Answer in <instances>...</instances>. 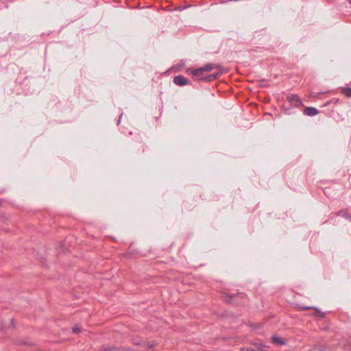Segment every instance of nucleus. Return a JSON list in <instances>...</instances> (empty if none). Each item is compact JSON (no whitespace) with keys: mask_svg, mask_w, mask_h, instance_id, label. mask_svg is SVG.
Here are the masks:
<instances>
[{"mask_svg":"<svg viewBox=\"0 0 351 351\" xmlns=\"http://www.w3.org/2000/svg\"><path fill=\"white\" fill-rule=\"evenodd\" d=\"M214 68L219 69L221 71H222L221 66H219L218 64L215 65L212 63H208L204 66L201 67V68H198V69H193V70L189 69L187 70V73L191 75L193 77H199V76L203 75V73L204 71L210 72Z\"/></svg>","mask_w":351,"mask_h":351,"instance_id":"nucleus-1","label":"nucleus"},{"mask_svg":"<svg viewBox=\"0 0 351 351\" xmlns=\"http://www.w3.org/2000/svg\"><path fill=\"white\" fill-rule=\"evenodd\" d=\"M246 297L243 293H237L236 294L224 293L222 295L223 300L227 303L239 305L242 304L239 299H243Z\"/></svg>","mask_w":351,"mask_h":351,"instance_id":"nucleus-2","label":"nucleus"},{"mask_svg":"<svg viewBox=\"0 0 351 351\" xmlns=\"http://www.w3.org/2000/svg\"><path fill=\"white\" fill-rule=\"evenodd\" d=\"M134 147L137 154L145 153L147 147L143 141V137L139 134H136L134 138Z\"/></svg>","mask_w":351,"mask_h":351,"instance_id":"nucleus-3","label":"nucleus"},{"mask_svg":"<svg viewBox=\"0 0 351 351\" xmlns=\"http://www.w3.org/2000/svg\"><path fill=\"white\" fill-rule=\"evenodd\" d=\"M133 344L139 346V348L137 349L136 351H147L149 349L157 346L158 343L155 341L134 340Z\"/></svg>","mask_w":351,"mask_h":351,"instance_id":"nucleus-4","label":"nucleus"},{"mask_svg":"<svg viewBox=\"0 0 351 351\" xmlns=\"http://www.w3.org/2000/svg\"><path fill=\"white\" fill-rule=\"evenodd\" d=\"M287 101L290 103L291 106L295 108H300L303 106V104L296 94H289L287 97Z\"/></svg>","mask_w":351,"mask_h":351,"instance_id":"nucleus-5","label":"nucleus"},{"mask_svg":"<svg viewBox=\"0 0 351 351\" xmlns=\"http://www.w3.org/2000/svg\"><path fill=\"white\" fill-rule=\"evenodd\" d=\"M173 82L176 85L179 86L190 84L189 80L182 75L173 77Z\"/></svg>","mask_w":351,"mask_h":351,"instance_id":"nucleus-6","label":"nucleus"},{"mask_svg":"<svg viewBox=\"0 0 351 351\" xmlns=\"http://www.w3.org/2000/svg\"><path fill=\"white\" fill-rule=\"evenodd\" d=\"M223 71H220L210 75H208L206 76H200L201 77L198 78L197 80L199 81H204V82H213L217 78H218L221 75H222Z\"/></svg>","mask_w":351,"mask_h":351,"instance_id":"nucleus-7","label":"nucleus"},{"mask_svg":"<svg viewBox=\"0 0 351 351\" xmlns=\"http://www.w3.org/2000/svg\"><path fill=\"white\" fill-rule=\"evenodd\" d=\"M103 351H136V350H134L130 347H121V348H117L114 346H103L102 347Z\"/></svg>","mask_w":351,"mask_h":351,"instance_id":"nucleus-8","label":"nucleus"},{"mask_svg":"<svg viewBox=\"0 0 351 351\" xmlns=\"http://www.w3.org/2000/svg\"><path fill=\"white\" fill-rule=\"evenodd\" d=\"M303 112L305 115L312 117L317 114L319 113V110L314 107H306L304 109Z\"/></svg>","mask_w":351,"mask_h":351,"instance_id":"nucleus-9","label":"nucleus"},{"mask_svg":"<svg viewBox=\"0 0 351 351\" xmlns=\"http://www.w3.org/2000/svg\"><path fill=\"white\" fill-rule=\"evenodd\" d=\"M271 342H272V343L277 345V346H283V345L286 344L285 339H284L281 337H277V336H273L271 337Z\"/></svg>","mask_w":351,"mask_h":351,"instance_id":"nucleus-10","label":"nucleus"},{"mask_svg":"<svg viewBox=\"0 0 351 351\" xmlns=\"http://www.w3.org/2000/svg\"><path fill=\"white\" fill-rule=\"evenodd\" d=\"M195 205L190 204L189 202L184 201L182 204V208L186 211L192 210L195 208Z\"/></svg>","mask_w":351,"mask_h":351,"instance_id":"nucleus-11","label":"nucleus"},{"mask_svg":"<svg viewBox=\"0 0 351 351\" xmlns=\"http://www.w3.org/2000/svg\"><path fill=\"white\" fill-rule=\"evenodd\" d=\"M313 310L315 312L313 313V315L317 316L319 318L324 319L326 316V313L322 312L319 308L314 307Z\"/></svg>","mask_w":351,"mask_h":351,"instance_id":"nucleus-12","label":"nucleus"},{"mask_svg":"<svg viewBox=\"0 0 351 351\" xmlns=\"http://www.w3.org/2000/svg\"><path fill=\"white\" fill-rule=\"evenodd\" d=\"M341 93L347 97H351V88L342 87Z\"/></svg>","mask_w":351,"mask_h":351,"instance_id":"nucleus-13","label":"nucleus"},{"mask_svg":"<svg viewBox=\"0 0 351 351\" xmlns=\"http://www.w3.org/2000/svg\"><path fill=\"white\" fill-rule=\"evenodd\" d=\"M342 217L344 219L351 221V215L348 213V209H344L343 213L342 214Z\"/></svg>","mask_w":351,"mask_h":351,"instance_id":"nucleus-14","label":"nucleus"},{"mask_svg":"<svg viewBox=\"0 0 351 351\" xmlns=\"http://www.w3.org/2000/svg\"><path fill=\"white\" fill-rule=\"evenodd\" d=\"M255 351H267L266 350V346L263 343H259V346H257V349H255Z\"/></svg>","mask_w":351,"mask_h":351,"instance_id":"nucleus-15","label":"nucleus"},{"mask_svg":"<svg viewBox=\"0 0 351 351\" xmlns=\"http://www.w3.org/2000/svg\"><path fill=\"white\" fill-rule=\"evenodd\" d=\"M81 330H82V328L80 327L75 326V327L72 328V331L73 333H77V332H80Z\"/></svg>","mask_w":351,"mask_h":351,"instance_id":"nucleus-16","label":"nucleus"},{"mask_svg":"<svg viewBox=\"0 0 351 351\" xmlns=\"http://www.w3.org/2000/svg\"><path fill=\"white\" fill-rule=\"evenodd\" d=\"M240 351H255V349L248 347L241 348Z\"/></svg>","mask_w":351,"mask_h":351,"instance_id":"nucleus-17","label":"nucleus"},{"mask_svg":"<svg viewBox=\"0 0 351 351\" xmlns=\"http://www.w3.org/2000/svg\"><path fill=\"white\" fill-rule=\"evenodd\" d=\"M343 211H344V210H340L337 211V213H335V215L337 217H339V216L342 217V214L343 213Z\"/></svg>","mask_w":351,"mask_h":351,"instance_id":"nucleus-18","label":"nucleus"},{"mask_svg":"<svg viewBox=\"0 0 351 351\" xmlns=\"http://www.w3.org/2000/svg\"><path fill=\"white\" fill-rule=\"evenodd\" d=\"M313 308H314V307L304 306H300V308L301 310H303V311H304V310H308V309H313Z\"/></svg>","mask_w":351,"mask_h":351,"instance_id":"nucleus-19","label":"nucleus"},{"mask_svg":"<svg viewBox=\"0 0 351 351\" xmlns=\"http://www.w3.org/2000/svg\"><path fill=\"white\" fill-rule=\"evenodd\" d=\"M332 101H333V99L329 100V101H326V102L323 105V106H324V107L328 106H329L330 104H332Z\"/></svg>","mask_w":351,"mask_h":351,"instance_id":"nucleus-20","label":"nucleus"},{"mask_svg":"<svg viewBox=\"0 0 351 351\" xmlns=\"http://www.w3.org/2000/svg\"><path fill=\"white\" fill-rule=\"evenodd\" d=\"M262 343V342L260 341H252L250 343L252 345H254V346H259V343Z\"/></svg>","mask_w":351,"mask_h":351,"instance_id":"nucleus-21","label":"nucleus"},{"mask_svg":"<svg viewBox=\"0 0 351 351\" xmlns=\"http://www.w3.org/2000/svg\"><path fill=\"white\" fill-rule=\"evenodd\" d=\"M121 117H122V114L119 116V118L118 121H117L118 124L120 123V121H121Z\"/></svg>","mask_w":351,"mask_h":351,"instance_id":"nucleus-22","label":"nucleus"},{"mask_svg":"<svg viewBox=\"0 0 351 351\" xmlns=\"http://www.w3.org/2000/svg\"><path fill=\"white\" fill-rule=\"evenodd\" d=\"M11 324H12V325H14V319H12V320H11Z\"/></svg>","mask_w":351,"mask_h":351,"instance_id":"nucleus-23","label":"nucleus"},{"mask_svg":"<svg viewBox=\"0 0 351 351\" xmlns=\"http://www.w3.org/2000/svg\"><path fill=\"white\" fill-rule=\"evenodd\" d=\"M348 1L350 3H351V0H348Z\"/></svg>","mask_w":351,"mask_h":351,"instance_id":"nucleus-24","label":"nucleus"}]
</instances>
